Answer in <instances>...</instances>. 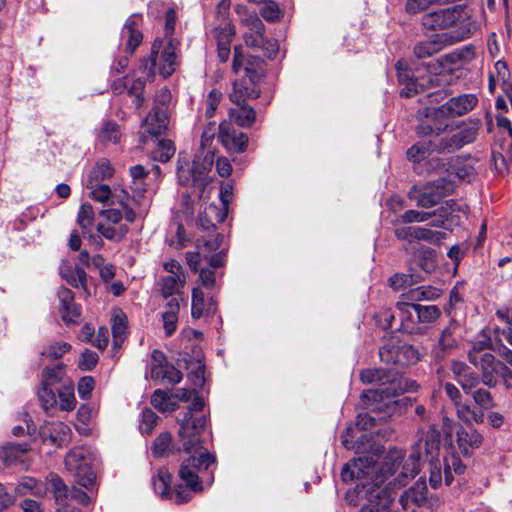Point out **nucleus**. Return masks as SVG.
<instances>
[{"mask_svg": "<svg viewBox=\"0 0 512 512\" xmlns=\"http://www.w3.org/2000/svg\"><path fill=\"white\" fill-rule=\"evenodd\" d=\"M259 95L260 91L256 83L242 79L233 82V88L229 94V98L235 105H243L246 104L247 100L256 99Z\"/></svg>", "mask_w": 512, "mask_h": 512, "instance_id": "b1692460", "label": "nucleus"}, {"mask_svg": "<svg viewBox=\"0 0 512 512\" xmlns=\"http://www.w3.org/2000/svg\"><path fill=\"white\" fill-rule=\"evenodd\" d=\"M471 396H472L474 402L483 409L488 410V409H491L492 407H494V405H495L491 393L484 388H478V389L474 390L471 393Z\"/></svg>", "mask_w": 512, "mask_h": 512, "instance_id": "e2e57ef3", "label": "nucleus"}, {"mask_svg": "<svg viewBox=\"0 0 512 512\" xmlns=\"http://www.w3.org/2000/svg\"><path fill=\"white\" fill-rule=\"evenodd\" d=\"M158 416L154 411L146 408L141 413L139 429L142 434H150L157 424Z\"/></svg>", "mask_w": 512, "mask_h": 512, "instance_id": "680f3d73", "label": "nucleus"}, {"mask_svg": "<svg viewBox=\"0 0 512 512\" xmlns=\"http://www.w3.org/2000/svg\"><path fill=\"white\" fill-rule=\"evenodd\" d=\"M61 277L72 287L81 288L86 297L90 296L87 287V274L77 265H71L68 262H62L59 267Z\"/></svg>", "mask_w": 512, "mask_h": 512, "instance_id": "4be33fe9", "label": "nucleus"}, {"mask_svg": "<svg viewBox=\"0 0 512 512\" xmlns=\"http://www.w3.org/2000/svg\"><path fill=\"white\" fill-rule=\"evenodd\" d=\"M63 375V366L58 364L54 367H47L43 372L42 382L45 385L55 386L59 383Z\"/></svg>", "mask_w": 512, "mask_h": 512, "instance_id": "0e129e2a", "label": "nucleus"}, {"mask_svg": "<svg viewBox=\"0 0 512 512\" xmlns=\"http://www.w3.org/2000/svg\"><path fill=\"white\" fill-rule=\"evenodd\" d=\"M121 138L119 125L114 121H106L98 134V140L103 143H118Z\"/></svg>", "mask_w": 512, "mask_h": 512, "instance_id": "49530a36", "label": "nucleus"}, {"mask_svg": "<svg viewBox=\"0 0 512 512\" xmlns=\"http://www.w3.org/2000/svg\"><path fill=\"white\" fill-rule=\"evenodd\" d=\"M402 65L403 63L401 61H398L396 64L398 81L400 84L404 85V87L401 90V96L412 97L419 93L418 79L413 78L410 75L409 70L406 68L403 69Z\"/></svg>", "mask_w": 512, "mask_h": 512, "instance_id": "e433bc0d", "label": "nucleus"}, {"mask_svg": "<svg viewBox=\"0 0 512 512\" xmlns=\"http://www.w3.org/2000/svg\"><path fill=\"white\" fill-rule=\"evenodd\" d=\"M465 465L462 463V461L459 459V457L455 455H451L447 458H445V464H444V477H445V483L447 485H450L453 481V476L451 470L454 471V473L460 475L463 474L465 471Z\"/></svg>", "mask_w": 512, "mask_h": 512, "instance_id": "6e6d98bb", "label": "nucleus"}, {"mask_svg": "<svg viewBox=\"0 0 512 512\" xmlns=\"http://www.w3.org/2000/svg\"><path fill=\"white\" fill-rule=\"evenodd\" d=\"M456 415L467 426H472L473 423H482L484 421V413L481 410L473 408L470 404L464 402H457L455 405Z\"/></svg>", "mask_w": 512, "mask_h": 512, "instance_id": "c9c22d12", "label": "nucleus"}, {"mask_svg": "<svg viewBox=\"0 0 512 512\" xmlns=\"http://www.w3.org/2000/svg\"><path fill=\"white\" fill-rule=\"evenodd\" d=\"M28 450L29 447L27 444H4L0 446V462L6 467L22 462Z\"/></svg>", "mask_w": 512, "mask_h": 512, "instance_id": "bb28decb", "label": "nucleus"}, {"mask_svg": "<svg viewBox=\"0 0 512 512\" xmlns=\"http://www.w3.org/2000/svg\"><path fill=\"white\" fill-rule=\"evenodd\" d=\"M57 388L52 385H45L42 382V387L38 391L39 400L44 409H49L57 406Z\"/></svg>", "mask_w": 512, "mask_h": 512, "instance_id": "052dcab7", "label": "nucleus"}, {"mask_svg": "<svg viewBox=\"0 0 512 512\" xmlns=\"http://www.w3.org/2000/svg\"><path fill=\"white\" fill-rule=\"evenodd\" d=\"M428 69V74L418 79L419 92L430 88L441 87L446 82V75L442 74L439 70H435L433 62L428 64Z\"/></svg>", "mask_w": 512, "mask_h": 512, "instance_id": "4c0bfd02", "label": "nucleus"}, {"mask_svg": "<svg viewBox=\"0 0 512 512\" xmlns=\"http://www.w3.org/2000/svg\"><path fill=\"white\" fill-rule=\"evenodd\" d=\"M172 397L168 392L157 389L151 397V404L160 412H171L176 409L175 403L171 401Z\"/></svg>", "mask_w": 512, "mask_h": 512, "instance_id": "de8ad7c7", "label": "nucleus"}, {"mask_svg": "<svg viewBox=\"0 0 512 512\" xmlns=\"http://www.w3.org/2000/svg\"><path fill=\"white\" fill-rule=\"evenodd\" d=\"M86 189L88 196L100 203L118 204L123 207L125 211V220L132 223L137 217H144L147 214L149 207V200L145 197L143 191L134 196H130L124 189L119 191L115 190L114 193L108 185L96 183L94 181H87Z\"/></svg>", "mask_w": 512, "mask_h": 512, "instance_id": "423d86ee", "label": "nucleus"}, {"mask_svg": "<svg viewBox=\"0 0 512 512\" xmlns=\"http://www.w3.org/2000/svg\"><path fill=\"white\" fill-rule=\"evenodd\" d=\"M441 291L432 286H418L409 289L403 296L409 301L434 300L440 297Z\"/></svg>", "mask_w": 512, "mask_h": 512, "instance_id": "ea45409f", "label": "nucleus"}, {"mask_svg": "<svg viewBox=\"0 0 512 512\" xmlns=\"http://www.w3.org/2000/svg\"><path fill=\"white\" fill-rule=\"evenodd\" d=\"M95 461L94 453L85 447H75L65 457V466L72 473L79 485L86 489L91 488L96 479L92 469Z\"/></svg>", "mask_w": 512, "mask_h": 512, "instance_id": "9d476101", "label": "nucleus"}, {"mask_svg": "<svg viewBox=\"0 0 512 512\" xmlns=\"http://www.w3.org/2000/svg\"><path fill=\"white\" fill-rule=\"evenodd\" d=\"M479 127L476 123L463 124V127L451 136L443 137L433 144V151L438 153H452L463 146L472 143L478 135Z\"/></svg>", "mask_w": 512, "mask_h": 512, "instance_id": "dca6fc26", "label": "nucleus"}, {"mask_svg": "<svg viewBox=\"0 0 512 512\" xmlns=\"http://www.w3.org/2000/svg\"><path fill=\"white\" fill-rule=\"evenodd\" d=\"M114 175V168L108 160L102 159L96 162L91 169L87 181H94L101 183L104 180L112 178Z\"/></svg>", "mask_w": 512, "mask_h": 512, "instance_id": "79ce46f5", "label": "nucleus"}, {"mask_svg": "<svg viewBox=\"0 0 512 512\" xmlns=\"http://www.w3.org/2000/svg\"><path fill=\"white\" fill-rule=\"evenodd\" d=\"M228 117L231 123H236L239 127L249 128L256 120L255 110L246 104L236 105L235 108L228 110Z\"/></svg>", "mask_w": 512, "mask_h": 512, "instance_id": "c756f323", "label": "nucleus"}, {"mask_svg": "<svg viewBox=\"0 0 512 512\" xmlns=\"http://www.w3.org/2000/svg\"><path fill=\"white\" fill-rule=\"evenodd\" d=\"M218 139L228 152L243 153L248 146V136L235 129L230 121L219 124Z\"/></svg>", "mask_w": 512, "mask_h": 512, "instance_id": "f3484780", "label": "nucleus"}, {"mask_svg": "<svg viewBox=\"0 0 512 512\" xmlns=\"http://www.w3.org/2000/svg\"><path fill=\"white\" fill-rule=\"evenodd\" d=\"M398 316L400 319L399 329L409 334H423L425 326L418 321V311L416 304L408 302H398L396 304Z\"/></svg>", "mask_w": 512, "mask_h": 512, "instance_id": "a211bd4d", "label": "nucleus"}, {"mask_svg": "<svg viewBox=\"0 0 512 512\" xmlns=\"http://www.w3.org/2000/svg\"><path fill=\"white\" fill-rule=\"evenodd\" d=\"M156 66H158L159 73L165 78L175 71L176 53L175 46L171 41L164 43L163 40L156 39L152 45L150 57L142 59L140 70L146 74L147 78H153Z\"/></svg>", "mask_w": 512, "mask_h": 512, "instance_id": "1a4fd4ad", "label": "nucleus"}, {"mask_svg": "<svg viewBox=\"0 0 512 512\" xmlns=\"http://www.w3.org/2000/svg\"><path fill=\"white\" fill-rule=\"evenodd\" d=\"M456 324L451 322L441 333L437 345L433 349V355L436 359L444 358L445 355L456 346L453 332Z\"/></svg>", "mask_w": 512, "mask_h": 512, "instance_id": "72a5a7b5", "label": "nucleus"}, {"mask_svg": "<svg viewBox=\"0 0 512 512\" xmlns=\"http://www.w3.org/2000/svg\"><path fill=\"white\" fill-rule=\"evenodd\" d=\"M47 490L48 487L45 484L28 476L22 477L15 487V493L20 496L30 493L38 497H43L46 495Z\"/></svg>", "mask_w": 512, "mask_h": 512, "instance_id": "f704fd0d", "label": "nucleus"}, {"mask_svg": "<svg viewBox=\"0 0 512 512\" xmlns=\"http://www.w3.org/2000/svg\"><path fill=\"white\" fill-rule=\"evenodd\" d=\"M478 103L475 94H462L450 98L447 102L437 108H432L427 113V117L433 121L444 122L447 119L460 117L473 110Z\"/></svg>", "mask_w": 512, "mask_h": 512, "instance_id": "2eb2a0df", "label": "nucleus"}, {"mask_svg": "<svg viewBox=\"0 0 512 512\" xmlns=\"http://www.w3.org/2000/svg\"><path fill=\"white\" fill-rule=\"evenodd\" d=\"M233 71L239 73L243 68L244 78L247 81L257 82L262 72V61L259 57L246 58L242 52L241 47H235L233 57Z\"/></svg>", "mask_w": 512, "mask_h": 512, "instance_id": "6ab92c4d", "label": "nucleus"}, {"mask_svg": "<svg viewBox=\"0 0 512 512\" xmlns=\"http://www.w3.org/2000/svg\"><path fill=\"white\" fill-rule=\"evenodd\" d=\"M204 400L195 396L192 403L177 416L179 424L178 442L188 458L182 461L178 475L188 490L181 486L175 488V503L182 504L192 499L193 494L203 489L202 483L206 480L208 485L213 482V472L210 467L215 464L216 458L202 446L201 434L207 424L204 413Z\"/></svg>", "mask_w": 512, "mask_h": 512, "instance_id": "f257e3e1", "label": "nucleus"}, {"mask_svg": "<svg viewBox=\"0 0 512 512\" xmlns=\"http://www.w3.org/2000/svg\"><path fill=\"white\" fill-rule=\"evenodd\" d=\"M224 240V236L221 234H216L209 238L203 237L197 240V249L202 250L204 252V258H208V255L221 250V246Z\"/></svg>", "mask_w": 512, "mask_h": 512, "instance_id": "3c124183", "label": "nucleus"}, {"mask_svg": "<svg viewBox=\"0 0 512 512\" xmlns=\"http://www.w3.org/2000/svg\"><path fill=\"white\" fill-rule=\"evenodd\" d=\"M419 360L420 354L412 345L404 344L398 346V364L403 366L412 365Z\"/></svg>", "mask_w": 512, "mask_h": 512, "instance_id": "bf43d9fd", "label": "nucleus"}, {"mask_svg": "<svg viewBox=\"0 0 512 512\" xmlns=\"http://www.w3.org/2000/svg\"><path fill=\"white\" fill-rule=\"evenodd\" d=\"M440 449V434L437 430L430 428L413 446L414 451H420V455L424 452L429 461L439 460L438 454Z\"/></svg>", "mask_w": 512, "mask_h": 512, "instance_id": "412c9836", "label": "nucleus"}, {"mask_svg": "<svg viewBox=\"0 0 512 512\" xmlns=\"http://www.w3.org/2000/svg\"><path fill=\"white\" fill-rule=\"evenodd\" d=\"M95 220V214L92 206L89 203H83L78 211L77 224L82 229L83 234L89 232L93 226Z\"/></svg>", "mask_w": 512, "mask_h": 512, "instance_id": "8fccbe9b", "label": "nucleus"}, {"mask_svg": "<svg viewBox=\"0 0 512 512\" xmlns=\"http://www.w3.org/2000/svg\"><path fill=\"white\" fill-rule=\"evenodd\" d=\"M477 29L475 21L463 18V25L458 32H444L435 37L421 41L414 46L413 52L418 59L432 57L442 51L445 47L463 41L473 35Z\"/></svg>", "mask_w": 512, "mask_h": 512, "instance_id": "0eeeda50", "label": "nucleus"}, {"mask_svg": "<svg viewBox=\"0 0 512 512\" xmlns=\"http://www.w3.org/2000/svg\"><path fill=\"white\" fill-rule=\"evenodd\" d=\"M180 312V304L177 302H166L162 312V321L165 335L170 337L177 329Z\"/></svg>", "mask_w": 512, "mask_h": 512, "instance_id": "473e14b6", "label": "nucleus"}, {"mask_svg": "<svg viewBox=\"0 0 512 512\" xmlns=\"http://www.w3.org/2000/svg\"><path fill=\"white\" fill-rule=\"evenodd\" d=\"M97 231L106 239L119 242L128 232V227L125 224L112 225V224H98Z\"/></svg>", "mask_w": 512, "mask_h": 512, "instance_id": "a18cd8bd", "label": "nucleus"}, {"mask_svg": "<svg viewBox=\"0 0 512 512\" xmlns=\"http://www.w3.org/2000/svg\"><path fill=\"white\" fill-rule=\"evenodd\" d=\"M164 270L167 275L159 281V291L166 302H177L180 304L187 277L182 265L176 260L164 263Z\"/></svg>", "mask_w": 512, "mask_h": 512, "instance_id": "ddd939ff", "label": "nucleus"}, {"mask_svg": "<svg viewBox=\"0 0 512 512\" xmlns=\"http://www.w3.org/2000/svg\"><path fill=\"white\" fill-rule=\"evenodd\" d=\"M173 449L172 436L168 432L161 433L154 441L153 453L157 457L167 456Z\"/></svg>", "mask_w": 512, "mask_h": 512, "instance_id": "13d9d810", "label": "nucleus"}, {"mask_svg": "<svg viewBox=\"0 0 512 512\" xmlns=\"http://www.w3.org/2000/svg\"><path fill=\"white\" fill-rule=\"evenodd\" d=\"M171 100V94L168 89H161L155 96L152 111L143 120V132L140 141L145 144L147 141L146 133L151 136L161 135L168 126V107Z\"/></svg>", "mask_w": 512, "mask_h": 512, "instance_id": "9b49d317", "label": "nucleus"}, {"mask_svg": "<svg viewBox=\"0 0 512 512\" xmlns=\"http://www.w3.org/2000/svg\"><path fill=\"white\" fill-rule=\"evenodd\" d=\"M47 484L52 489L55 501L60 504L65 502L69 498L70 489L65 485L63 480L54 473H50L46 478Z\"/></svg>", "mask_w": 512, "mask_h": 512, "instance_id": "a19ab883", "label": "nucleus"}, {"mask_svg": "<svg viewBox=\"0 0 512 512\" xmlns=\"http://www.w3.org/2000/svg\"><path fill=\"white\" fill-rule=\"evenodd\" d=\"M418 311V321L421 325L435 322L441 315V311L436 305L416 304Z\"/></svg>", "mask_w": 512, "mask_h": 512, "instance_id": "4d7b16f0", "label": "nucleus"}, {"mask_svg": "<svg viewBox=\"0 0 512 512\" xmlns=\"http://www.w3.org/2000/svg\"><path fill=\"white\" fill-rule=\"evenodd\" d=\"M447 234L442 231H434L428 227L416 226L415 241H426L430 244H440Z\"/></svg>", "mask_w": 512, "mask_h": 512, "instance_id": "864d4df0", "label": "nucleus"}, {"mask_svg": "<svg viewBox=\"0 0 512 512\" xmlns=\"http://www.w3.org/2000/svg\"><path fill=\"white\" fill-rule=\"evenodd\" d=\"M76 398L72 387L57 388V406L61 410L71 411L75 408Z\"/></svg>", "mask_w": 512, "mask_h": 512, "instance_id": "603ef678", "label": "nucleus"}, {"mask_svg": "<svg viewBox=\"0 0 512 512\" xmlns=\"http://www.w3.org/2000/svg\"><path fill=\"white\" fill-rule=\"evenodd\" d=\"M70 348L71 345L67 342L55 343L45 347L42 351V355L51 359H57L68 352Z\"/></svg>", "mask_w": 512, "mask_h": 512, "instance_id": "338daca9", "label": "nucleus"}, {"mask_svg": "<svg viewBox=\"0 0 512 512\" xmlns=\"http://www.w3.org/2000/svg\"><path fill=\"white\" fill-rule=\"evenodd\" d=\"M242 25L246 28L243 38L246 45L256 47L264 42L265 27L261 19L256 14H248L243 20Z\"/></svg>", "mask_w": 512, "mask_h": 512, "instance_id": "aec40b11", "label": "nucleus"}, {"mask_svg": "<svg viewBox=\"0 0 512 512\" xmlns=\"http://www.w3.org/2000/svg\"><path fill=\"white\" fill-rule=\"evenodd\" d=\"M213 313L215 311L212 304L206 308L204 293L203 291L196 287L192 291V305H191V315L195 319H199L204 312Z\"/></svg>", "mask_w": 512, "mask_h": 512, "instance_id": "37998d69", "label": "nucleus"}, {"mask_svg": "<svg viewBox=\"0 0 512 512\" xmlns=\"http://www.w3.org/2000/svg\"><path fill=\"white\" fill-rule=\"evenodd\" d=\"M171 473L166 467L157 470L156 475L152 478L154 491L163 499H172L175 502V490L170 487Z\"/></svg>", "mask_w": 512, "mask_h": 512, "instance_id": "c85d7f7f", "label": "nucleus"}, {"mask_svg": "<svg viewBox=\"0 0 512 512\" xmlns=\"http://www.w3.org/2000/svg\"><path fill=\"white\" fill-rule=\"evenodd\" d=\"M382 453L380 446H376L373 452L370 454H364L359 456L357 459L347 463L341 471V478L344 482H351L355 479L365 480L362 482V486L371 485V497H379V493H376L375 488H379L388 478V475H392L395 468L400 465L404 459V452L402 450L394 449L389 451L385 458V465L389 463L392 466L383 472L380 471L377 461L379 455Z\"/></svg>", "mask_w": 512, "mask_h": 512, "instance_id": "f03ea898", "label": "nucleus"}, {"mask_svg": "<svg viewBox=\"0 0 512 512\" xmlns=\"http://www.w3.org/2000/svg\"><path fill=\"white\" fill-rule=\"evenodd\" d=\"M175 147L171 140L162 139L157 143V147L152 152V158L155 161L167 162L175 154Z\"/></svg>", "mask_w": 512, "mask_h": 512, "instance_id": "09e8293b", "label": "nucleus"}, {"mask_svg": "<svg viewBox=\"0 0 512 512\" xmlns=\"http://www.w3.org/2000/svg\"><path fill=\"white\" fill-rule=\"evenodd\" d=\"M452 209L450 206H440L438 209L432 211V217L434 218L430 223L431 226L443 228L446 221L451 215Z\"/></svg>", "mask_w": 512, "mask_h": 512, "instance_id": "774afa93", "label": "nucleus"}, {"mask_svg": "<svg viewBox=\"0 0 512 512\" xmlns=\"http://www.w3.org/2000/svg\"><path fill=\"white\" fill-rule=\"evenodd\" d=\"M433 144L434 142L432 141H421L412 145L407 150V158L415 163L420 162L430 153V151H433Z\"/></svg>", "mask_w": 512, "mask_h": 512, "instance_id": "5fc2aeb1", "label": "nucleus"}, {"mask_svg": "<svg viewBox=\"0 0 512 512\" xmlns=\"http://www.w3.org/2000/svg\"><path fill=\"white\" fill-rule=\"evenodd\" d=\"M112 336H113V346L120 347L123 343L126 335H127V317L125 313L116 308L112 312Z\"/></svg>", "mask_w": 512, "mask_h": 512, "instance_id": "7c9ffc66", "label": "nucleus"}, {"mask_svg": "<svg viewBox=\"0 0 512 512\" xmlns=\"http://www.w3.org/2000/svg\"><path fill=\"white\" fill-rule=\"evenodd\" d=\"M421 457L420 451L412 450V453L403 464L402 471L398 476L403 477V482L398 480L401 485H405L408 479L415 477L420 472Z\"/></svg>", "mask_w": 512, "mask_h": 512, "instance_id": "58836bf2", "label": "nucleus"}, {"mask_svg": "<svg viewBox=\"0 0 512 512\" xmlns=\"http://www.w3.org/2000/svg\"><path fill=\"white\" fill-rule=\"evenodd\" d=\"M234 32L231 28H225L220 31L216 29V38L218 43V57L221 62H226L230 55V41Z\"/></svg>", "mask_w": 512, "mask_h": 512, "instance_id": "c03bdc74", "label": "nucleus"}, {"mask_svg": "<svg viewBox=\"0 0 512 512\" xmlns=\"http://www.w3.org/2000/svg\"><path fill=\"white\" fill-rule=\"evenodd\" d=\"M215 137V123H210L202 132L200 150L196 153L192 163L179 153L176 174L178 182L184 186H192L202 193L212 181L211 170L214 164L215 153L210 148Z\"/></svg>", "mask_w": 512, "mask_h": 512, "instance_id": "7ed1b4c3", "label": "nucleus"}, {"mask_svg": "<svg viewBox=\"0 0 512 512\" xmlns=\"http://www.w3.org/2000/svg\"><path fill=\"white\" fill-rule=\"evenodd\" d=\"M360 378L364 384L377 385L375 389H367L362 392L361 399L366 405L394 400L402 393L414 392L418 389L416 381L386 369H365L361 372Z\"/></svg>", "mask_w": 512, "mask_h": 512, "instance_id": "20e7f679", "label": "nucleus"}, {"mask_svg": "<svg viewBox=\"0 0 512 512\" xmlns=\"http://www.w3.org/2000/svg\"><path fill=\"white\" fill-rule=\"evenodd\" d=\"M398 405L397 400H385L382 402L368 405L370 411L359 413L357 416V426L363 430H374V434L382 439L389 440L394 433L390 426H384L376 429L378 425H382L394 413Z\"/></svg>", "mask_w": 512, "mask_h": 512, "instance_id": "6e6552de", "label": "nucleus"}, {"mask_svg": "<svg viewBox=\"0 0 512 512\" xmlns=\"http://www.w3.org/2000/svg\"><path fill=\"white\" fill-rule=\"evenodd\" d=\"M429 218H432V213L430 212H421L417 210H407L405 211L399 218L398 221L403 223H420L425 222Z\"/></svg>", "mask_w": 512, "mask_h": 512, "instance_id": "69168bd1", "label": "nucleus"}, {"mask_svg": "<svg viewBox=\"0 0 512 512\" xmlns=\"http://www.w3.org/2000/svg\"><path fill=\"white\" fill-rule=\"evenodd\" d=\"M141 21V15L133 14L131 15L121 32V37L126 39V51L132 54L135 49L141 44L143 35L142 33L136 29Z\"/></svg>", "mask_w": 512, "mask_h": 512, "instance_id": "393cba45", "label": "nucleus"}, {"mask_svg": "<svg viewBox=\"0 0 512 512\" xmlns=\"http://www.w3.org/2000/svg\"><path fill=\"white\" fill-rule=\"evenodd\" d=\"M491 341L483 337L473 343L468 351V360L480 371V381L489 388L501 383L506 389H512V370L493 354L486 351Z\"/></svg>", "mask_w": 512, "mask_h": 512, "instance_id": "39448f33", "label": "nucleus"}, {"mask_svg": "<svg viewBox=\"0 0 512 512\" xmlns=\"http://www.w3.org/2000/svg\"><path fill=\"white\" fill-rule=\"evenodd\" d=\"M427 492L426 482L419 479L411 488L401 495L399 502L403 509L425 506L428 501Z\"/></svg>", "mask_w": 512, "mask_h": 512, "instance_id": "5701e85b", "label": "nucleus"}, {"mask_svg": "<svg viewBox=\"0 0 512 512\" xmlns=\"http://www.w3.org/2000/svg\"><path fill=\"white\" fill-rule=\"evenodd\" d=\"M454 190V184L451 180L444 177L430 181L423 186H413L408 192L410 200L417 206L430 208L437 205L443 197Z\"/></svg>", "mask_w": 512, "mask_h": 512, "instance_id": "f8f14e48", "label": "nucleus"}, {"mask_svg": "<svg viewBox=\"0 0 512 512\" xmlns=\"http://www.w3.org/2000/svg\"><path fill=\"white\" fill-rule=\"evenodd\" d=\"M226 216L225 209H220L214 204H208L199 214L198 225L204 230H210L215 227L216 223L223 222Z\"/></svg>", "mask_w": 512, "mask_h": 512, "instance_id": "cd10ccee", "label": "nucleus"}, {"mask_svg": "<svg viewBox=\"0 0 512 512\" xmlns=\"http://www.w3.org/2000/svg\"><path fill=\"white\" fill-rule=\"evenodd\" d=\"M474 58V49L471 46H465L462 49L448 53L433 62L435 70L445 69L447 64H456L461 60L469 61Z\"/></svg>", "mask_w": 512, "mask_h": 512, "instance_id": "2f4dec72", "label": "nucleus"}, {"mask_svg": "<svg viewBox=\"0 0 512 512\" xmlns=\"http://www.w3.org/2000/svg\"><path fill=\"white\" fill-rule=\"evenodd\" d=\"M464 17L474 21L464 9L454 6L426 13L422 17V25L426 30L450 29L448 32H458L461 30Z\"/></svg>", "mask_w": 512, "mask_h": 512, "instance_id": "4468645a", "label": "nucleus"}, {"mask_svg": "<svg viewBox=\"0 0 512 512\" xmlns=\"http://www.w3.org/2000/svg\"><path fill=\"white\" fill-rule=\"evenodd\" d=\"M456 442L464 455H470L474 449L480 447L483 441L482 435L474 428L465 429L460 427L457 431Z\"/></svg>", "mask_w": 512, "mask_h": 512, "instance_id": "a878e982", "label": "nucleus"}]
</instances>
